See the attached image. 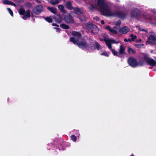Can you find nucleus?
<instances>
[{"instance_id":"f257e3e1","label":"nucleus","mask_w":156,"mask_h":156,"mask_svg":"<svg viewBox=\"0 0 156 156\" xmlns=\"http://www.w3.org/2000/svg\"><path fill=\"white\" fill-rule=\"evenodd\" d=\"M89 9L98 10L103 15L108 17H117L124 19L126 15L118 10H112L111 8L113 4L110 2H105V0H92L89 2Z\"/></svg>"},{"instance_id":"f03ea898","label":"nucleus","mask_w":156,"mask_h":156,"mask_svg":"<svg viewBox=\"0 0 156 156\" xmlns=\"http://www.w3.org/2000/svg\"><path fill=\"white\" fill-rule=\"evenodd\" d=\"M72 34L73 36L70 37V41L80 48L86 49L90 52L95 49L100 50L102 49L100 44L97 42H95L93 44L88 45L85 41L81 38V34L78 32L73 31Z\"/></svg>"},{"instance_id":"7ed1b4c3","label":"nucleus","mask_w":156,"mask_h":156,"mask_svg":"<svg viewBox=\"0 0 156 156\" xmlns=\"http://www.w3.org/2000/svg\"><path fill=\"white\" fill-rule=\"evenodd\" d=\"M104 41L108 48L111 50L113 54L114 55H117V52L114 49H112L111 44H117L120 42L119 41H117L113 38H109L106 37H104Z\"/></svg>"},{"instance_id":"20e7f679","label":"nucleus","mask_w":156,"mask_h":156,"mask_svg":"<svg viewBox=\"0 0 156 156\" xmlns=\"http://www.w3.org/2000/svg\"><path fill=\"white\" fill-rule=\"evenodd\" d=\"M19 12L21 15H23L25 13L23 17V19L24 20H26L27 18H29L30 16V11L29 10H27L25 12V10L22 8H21L19 10Z\"/></svg>"},{"instance_id":"39448f33","label":"nucleus","mask_w":156,"mask_h":156,"mask_svg":"<svg viewBox=\"0 0 156 156\" xmlns=\"http://www.w3.org/2000/svg\"><path fill=\"white\" fill-rule=\"evenodd\" d=\"M154 34L152 32L151 35L148 37L147 43L150 44H156V34L154 36Z\"/></svg>"},{"instance_id":"423d86ee","label":"nucleus","mask_w":156,"mask_h":156,"mask_svg":"<svg viewBox=\"0 0 156 156\" xmlns=\"http://www.w3.org/2000/svg\"><path fill=\"white\" fill-rule=\"evenodd\" d=\"M144 59L149 65L152 67L156 66V61L147 56L144 57Z\"/></svg>"},{"instance_id":"0eeeda50","label":"nucleus","mask_w":156,"mask_h":156,"mask_svg":"<svg viewBox=\"0 0 156 156\" xmlns=\"http://www.w3.org/2000/svg\"><path fill=\"white\" fill-rule=\"evenodd\" d=\"M43 10L42 5H39L34 7L33 10V12L36 14H38L41 12Z\"/></svg>"},{"instance_id":"6e6552de","label":"nucleus","mask_w":156,"mask_h":156,"mask_svg":"<svg viewBox=\"0 0 156 156\" xmlns=\"http://www.w3.org/2000/svg\"><path fill=\"white\" fill-rule=\"evenodd\" d=\"M129 64L133 67L137 66V62L135 59L133 58H130L128 60Z\"/></svg>"},{"instance_id":"1a4fd4ad","label":"nucleus","mask_w":156,"mask_h":156,"mask_svg":"<svg viewBox=\"0 0 156 156\" xmlns=\"http://www.w3.org/2000/svg\"><path fill=\"white\" fill-rule=\"evenodd\" d=\"M129 31V29L127 26H124L119 30V32L121 34H126Z\"/></svg>"},{"instance_id":"9d476101","label":"nucleus","mask_w":156,"mask_h":156,"mask_svg":"<svg viewBox=\"0 0 156 156\" xmlns=\"http://www.w3.org/2000/svg\"><path fill=\"white\" fill-rule=\"evenodd\" d=\"M65 19L66 22L67 23H73V20L72 17L69 13L67 14Z\"/></svg>"},{"instance_id":"9b49d317","label":"nucleus","mask_w":156,"mask_h":156,"mask_svg":"<svg viewBox=\"0 0 156 156\" xmlns=\"http://www.w3.org/2000/svg\"><path fill=\"white\" fill-rule=\"evenodd\" d=\"M140 13V11L137 9H133L131 12V16L133 17H136Z\"/></svg>"},{"instance_id":"f8f14e48","label":"nucleus","mask_w":156,"mask_h":156,"mask_svg":"<svg viewBox=\"0 0 156 156\" xmlns=\"http://www.w3.org/2000/svg\"><path fill=\"white\" fill-rule=\"evenodd\" d=\"M142 16L144 19L151 21L152 22H153L154 21H156V16L154 17L153 18H152L149 16L145 14H143Z\"/></svg>"},{"instance_id":"ddd939ff","label":"nucleus","mask_w":156,"mask_h":156,"mask_svg":"<svg viewBox=\"0 0 156 156\" xmlns=\"http://www.w3.org/2000/svg\"><path fill=\"white\" fill-rule=\"evenodd\" d=\"M106 29L109 30L110 33L113 34H117L118 33L117 30H115L113 28L110 27L109 26H106L105 27Z\"/></svg>"},{"instance_id":"4468645a","label":"nucleus","mask_w":156,"mask_h":156,"mask_svg":"<svg viewBox=\"0 0 156 156\" xmlns=\"http://www.w3.org/2000/svg\"><path fill=\"white\" fill-rule=\"evenodd\" d=\"M94 26V25L92 24H87L86 27V29L87 30V32L91 33L93 28Z\"/></svg>"},{"instance_id":"2eb2a0df","label":"nucleus","mask_w":156,"mask_h":156,"mask_svg":"<svg viewBox=\"0 0 156 156\" xmlns=\"http://www.w3.org/2000/svg\"><path fill=\"white\" fill-rule=\"evenodd\" d=\"M2 2L3 4L5 5H11L14 6L16 5L15 4L8 0H3Z\"/></svg>"},{"instance_id":"dca6fc26","label":"nucleus","mask_w":156,"mask_h":156,"mask_svg":"<svg viewBox=\"0 0 156 156\" xmlns=\"http://www.w3.org/2000/svg\"><path fill=\"white\" fill-rule=\"evenodd\" d=\"M65 6L66 8L69 9H73L72 4L69 1H68L66 2Z\"/></svg>"},{"instance_id":"f3484780","label":"nucleus","mask_w":156,"mask_h":156,"mask_svg":"<svg viewBox=\"0 0 156 156\" xmlns=\"http://www.w3.org/2000/svg\"><path fill=\"white\" fill-rule=\"evenodd\" d=\"M99 29L96 26L94 25V26H93V28L91 33L93 34H96L97 33Z\"/></svg>"},{"instance_id":"a211bd4d","label":"nucleus","mask_w":156,"mask_h":156,"mask_svg":"<svg viewBox=\"0 0 156 156\" xmlns=\"http://www.w3.org/2000/svg\"><path fill=\"white\" fill-rule=\"evenodd\" d=\"M125 47L123 45H121L120 47L119 52L121 54H124L125 53Z\"/></svg>"},{"instance_id":"6ab92c4d","label":"nucleus","mask_w":156,"mask_h":156,"mask_svg":"<svg viewBox=\"0 0 156 156\" xmlns=\"http://www.w3.org/2000/svg\"><path fill=\"white\" fill-rule=\"evenodd\" d=\"M49 3L53 5L57 4L59 2L58 0H48Z\"/></svg>"},{"instance_id":"aec40b11","label":"nucleus","mask_w":156,"mask_h":156,"mask_svg":"<svg viewBox=\"0 0 156 156\" xmlns=\"http://www.w3.org/2000/svg\"><path fill=\"white\" fill-rule=\"evenodd\" d=\"M55 21L58 23H60L62 21V19L60 16L58 15L55 17Z\"/></svg>"},{"instance_id":"412c9836","label":"nucleus","mask_w":156,"mask_h":156,"mask_svg":"<svg viewBox=\"0 0 156 156\" xmlns=\"http://www.w3.org/2000/svg\"><path fill=\"white\" fill-rule=\"evenodd\" d=\"M48 9L52 13L54 14L56 13V9L55 8L48 7Z\"/></svg>"},{"instance_id":"4be33fe9","label":"nucleus","mask_w":156,"mask_h":156,"mask_svg":"<svg viewBox=\"0 0 156 156\" xmlns=\"http://www.w3.org/2000/svg\"><path fill=\"white\" fill-rule=\"evenodd\" d=\"M145 62L142 60H140L138 62H137V66H142L144 64Z\"/></svg>"},{"instance_id":"5701e85b","label":"nucleus","mask_w":156,"mask_h":156,"mask_svg":"<svg viewBox=\"0 0 156 156\" xmlns=\"http://www.w3.org/2000/svg\"><path fill=\"white\" fill-rule=\"evenodd\" d=\"M74 12L76 14L78 15L82 14V10L78 8L75 9Z\"/></svg>"},{"instance_id":"b1692460","label":"nucleus","mask_w":156,"mask_h":156,"mask_svg":"<svg viewBox=\"0 0 156 156\" xmlns=\"http://www.w3.org/2000/svg\"><path fill=\"white\" fill-rule=\"evenodd\" d=\"M128 52L129 54H134L136 51L134 49L130 47L128 48Z\"/></svg>"},{"instance_id":"393cba45","label":"nucleus","mask_w":156,"mask_h":156,"mask_svg":"<svg viewBox=\"0 0 156 156\" xmlns=\"http://www.w3.org/2000/svg\"><path fill=\"white\" fill-rule=\"evenodd\" d=\"M58 7L59 10L62 12H64L65 11L64 9V6L62 5H58Z\"/></svg>"},{"instance_id":"a878e982","label":"nucleus","mask_w":156,"mask_h":156,"mask_svg":"<svg viewBox=\"0 0 156 156\" xmlns=\"http://www.w3.org/2000/svg\"><path fill=\"white\" fill-rule=\"evenodd\" d=\"M60 26L62 28L65 29H67L69 28V27L68 26L64 24H62Z\"/></svg>"},{"instance_id":"bb28decb","label":"nucleus","mask_w":156,"mask_h":156,"mask_svg":"<svg viewBox=\"0 0 156 156\" xmlns=\"http://www.w3.org/2000/svg\"><path fill=\"white\" fill-rule=\"evenodd\" d=\"M45 19L46 21L49 23H51L52 22V19L50 17H46Z\"/></svg>"},{"instance_id":"cd10ccee","label":"nucleus","mask_w":156,"mask_h":156,"mask_svg":"<svg viewBox=\"0 0 156 156\" xmlns=\"http://www.w3.org/2000/svg\"><path fill=\"white\" fill-rule=\"evenodd\" d=\"M130 37H131V39H130L131 41H134L136 37V36L134 35L133 34H131L130 35Z\"/></svg>"},{"instance_id":"c85d7f7f","label":"nucleus","mask_w":156,"mask_h":156,"mask_svg":"<svg viewBox=\"0 0 156 156\" xmlns=\"http://www.w3.org/2000/svg\"><path fill=\"white\" fill-rule=\"evenodd\" d=\"M71 139L74 142H75L76 140V137L74 135H72L71 136Z\"/></svg>"},{"instance_id":"c756f323","label":"nucleus","mask_w":156,"mask_h":156,"mask_svg":"<svg viewBox=\"0 0 156 156\" xmlns=\"http://www.w3.org/2000/svg\"><path fill=\"white\" fill-rule=\"evenodd\" d=\"M100 55H104L105 56H108V55L106 51H104L103 53H101Z\"/></svg>"},{"instance_id":"7c9ffc66","label":"nucleus","mask_w":156,"mask_h":156,"mask_svg":"<svg viewBox=\"0 0 156 156\" xmlns=\"http://www.w3.org/2000/svg\"><path fill=\"white\" fill-rule=\"evenodd\" d=\"M7 10L9 12V13L10 14V15L12 16H13V12L12 11V10L10 8H7Z\"/></svg>"},{"instance_id":"2f4dec72","label":"nucleus","mask_w":156,"mask_h":156,"mask_svg":"<svg viewBox=\"0 0 156 156\" xmlns=\"http://www.w3.org/2000/svg\"><path fill=\"white\" fill-rule=\"evenodd\" d=\"M138 29L140 30H141V31H144L145 32H147V30H146L144 29H143V28H141L140 27H138Z\"/></svg>"},{"instance_id":"473e14b6","label":"nucleus","mask_w":156,"mask_h":156,"mask_svg":"<svg viewBox=\"0 0 156 156\" xmlns=\"http://www.w3.org/2000/svg\"><path fill=\"white\" fill-rule=\"evenodd\" d=\"M121 22L120 20L118 21L116 23L115 25L117 26H119L121 24Z\"/></svg>"},{"instance_id":"72a5a7b5","label":"nucleus","mask_w":156,"mask_h":156,"mask_svg":"<svg viewBox=\"0 0 156 156\" xmlns=\"http://www.w3.org/2000/svg\"><path fill=\"white\" fill-rule=\"evenodd\" d=\"M124 41H125V42H128V41L131 42V40L129 38H128V39L125 38L124 39Z\"/></svg>"},{"instance_id":"f704fd0d","label":"nucleus","mask_w":156,"mask_h":156,"mask_svg":"<svg viewBox=\"0 0 156 156\" xmlns=\"http://www.w3.org/2000/svg\"><path fill=\"white\" fill-rule=\"evenodd\" d=\"M151 12H152L153 13L156 14V9H153L151 10Z\"/></svg>"},{"instance_id":"c9c22d12","label":"nucleus","mask_w":156,"mask_h":156,"mask_svg":"<svg viewBox=\"0 0 156 156\" xmlns=\"http://www.w3.org/2000/svg\"><path fill=\"white\" fill-rule=\"evenodd\" d=\"M94 19L96 21H98L99 20V18L97 16H96L94 18Z\"/></svg>"},{"instance_id":"e433bc0d","label":"nucleus","mask_w":156,"mask_h":156,"mask_svg":"<svg viewBox=\"0 0 156 156\" xmlns=\"http://www.w3.org/2000/svg\"><path fill=\"white\" fill-rule=\"evenodd\" d=\"M143 45V44H138L136 45V46L137 47H141Z\"/></svg>"},{"instance_id":"4c0bfd02","label":"nucleus","mask_w":156,"mask_h":156,"mask_svg":"<svg viewBox=\"0 0 156 156\" xmlns=\"http://www.w3.org/2000/svg\"><path fill=\"white\" fill-rule=\"evenodd\" d=\"M54 28L56 30V31H60V29L58 28Z\"/></svg>"},{"instance_id":"58836bf2","label":"nucleus","mask_w":156,"mask_h":156,"mask_svg":"<svg viewBox=\"0 0 156 156\" xmlns=\"http://www.w3.org/2000/svg\"><path fill=\"white\" fill-rule=\"evenodd\" d=\"M36 1L37 3H40L41 2V0H36Z\"/></svg>"},{"instance_id":"ea45409f","label":"nucleus","mask_w":156,"mask_h":156,"mask_svg":"<svg viewBox=\"0 0 156 156\" xmlns=\"http://www.w3.org/2000/svg\"><path fill=\"white\" fill-rule=\"evenodd\" d=\"M101 23L102 24H104L105 23V22H104V21L103 20H102L101 21Z\"/></svg>"},{"instance_id":"a19ab883","label":"nucleus","mask_w":156,"mask_h":156,"mask_svg":"<svg viewBox=\"0 0 156 156\" xmlns=\"http://www.w3.org/2000/svg\"><path fill=\"white\" fill-rule=\"evenodd\" d=\"M52 26H57V25L55 24L54 23H52Z\"/></svg>"},{"instance_id":"79ce46f5","label":"nucleus","mask_w":156,"mask_h":156,"mask_svg":"<svg viewBox=\"0 0 156 156\" xmlns=\"http://www.w3.org/2000/svg\"><path fill=\"white\" fill-rule=\"evenodd\" d=\"M80 19L82 21H84V20H85V19L84 17V18H83V19H82L80 18Z\"/></svg>"},{"instance_id":"37998d69","label":"nucleus","mask_w":156,"mask_h":156,"mask_svg":"<svg viewBox=\"0 0 156 156\" xmlns=\"http://www.w3.org/2000/svg\"><path fill=\"white\" fill-rule=\"evenodd\" d=\"M139 41H141V39H139Z\"/></svg>"},{"instance_id":"c03bdc74","label":"nucleus","mask_w":156,"mask_h":156,"mask_svg":"<svg viewBox=\"0 0 156 156\" xmlns=\"http://www.w3.org/2000/svg\"><path fill=\"white\" fill-rule=\"evenodd\" d=\"M116 1H117V2H119V0H116Z\"/></svg>"},{"instance_id":"a18cd8bd","label":"nucleus","mask_w":156,"mask_h":156,"mask_svg":"<svg viewBox=\"0 0 156 156\" xmlns=\"http://www.w3.org/2000/svg\"><path fill=\"white\" fill-rule=\"evenodd\" d=\"M130 156H134L133 155H131Z\"/></svg>"}]
</instances>
